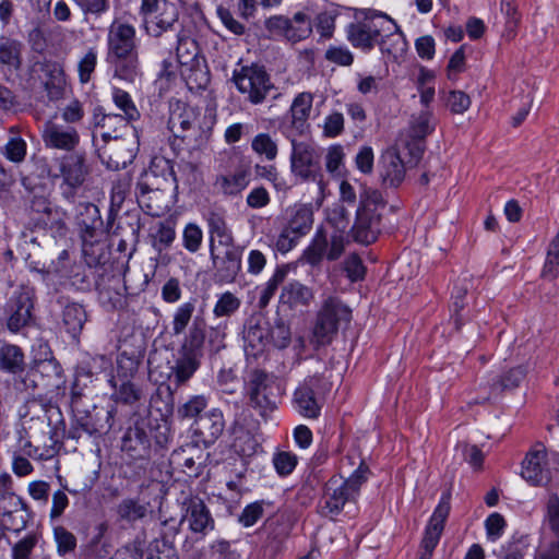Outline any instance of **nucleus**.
<instances>
[{"label":"nucleus","instance_id":"f257e3e1","mask_svg":"<svg viewBox=\"0 0 559 559\" xmlns=\"http://www.w3.org/2000/svg\"><path fill=\"white\" fill-rule=\"evenodd\" d=\"M170 441L166 420L153 418L151 413L133 414L121 438V451L131 460L148 462Z\"/></svg>","mask_w":559,"mask_h":559},{"label":"nucleus","instance_id":"f03ea898","mask_svg":"<svg viewBox=\"0 0 559 559\" xmlns=\"http://www.w3.org/2000/svg\"><path fill=\"white\" fill-rule=\"evenodd\" d=\"M105 62L114 79L134 84L142 78L136 31L132 24L115 20L109 25Z\"/></svg>","mask_w":559,"mask_h":559},{"label":"nucleus","instance_id":"7ed1b4c3","mask_svg":"<svg viewBox=\"0 0 559 559\" xmlns=\"http://www.w3.org/2000/svg\"><path fill=\"white\" fill-rule=\"evenodd\" d=\"M347 37L350 44L364 51H370L377 45L382 53H394L388 47L389 40L402 43V34L396 32V24L384 13L369 11L361 21L349 24Z\"/></svg>","mask_w":559,"mask_h":559},{"label":"nucleus","instance_id":"20e7f679","mask_svg":"<svg viewBox=\"0 0 559 559\" xmlns=\"http://www.w3.org/2000/svg\"><path fill=\"white\" fill-rule=\"evenodd\" d=\"M205 341V322L195 318L178 350V358L170 367L168 380L175 389L186 384L201 365Z\"/></svg>","mask_w":559,"mask_h":559},{"label":"nucleus","instance_id":"39448f33","mask_svg":"<svg viewBox=\"0 0 559 559\" xmlns=\"http://www.w3.org/2000/svg\"><path fill=\"white\" fill-rule=\"evenodd\" d=\"M385 205L381 192L376 189L365 188L359 197V207L352 227L355 241L370 245L378 239L380 234L381 213Z\"/></svg>","mask_w":559,"mask_h":559},{"label":"nucleus","instance_id":"423d86ee","mask_svg":"<svg viewBox=\"0 0 559 559\" xmlns=\"http://www.w3.org/2000/svg\"><path fill=\"white\" fill-rule=\"evenodd\" d=\"M233 82L253 105L262 104L272 92H277L265 68L258 63L242 66L239 70H235Z\"/></svg>","mask_w":559,"mask_h":559},{"label":"nucleus","instance_id":"0eeeda50","mask_svg":"<svg viewBox=\"0 0 559 559\" xmlns=\"http://www.w3.org/2000/svg\"><path fill=\"white\" fill-rule=\"evenodd\" d=\"M35 289L28 285H21L8 299L3 307V320L7 329L17 333L29 325L33 319Z\"/></svg>","mask_w":559,"mask_h":559},{"label":"nucleus","instance_id":"6e6552de","mask_svg":"<svg viewBox=\"0 0 559 559\" xmlns=\"http://www.w3.org/2000/svg\"><path fill=\"white\" fill-rule=\"evenodd\" d=\"M350 320V310L336 297H329L318 312L313 336L318 345L329 344L342 321Z\"/></svg>","mask_w":559,"mask_h":559},{"label":"nucleus","instance_id":"1a4fd4ad","mask_svg":"<svg viewBox=\"0 0 559 559\" xmlns=\"http://www.w3.org/2000/svg\"><path fill=\"white\" fill-rule=\"evenodd\" d=\"M275 380L273 374L258 368L250 370L246 380L249 404L263 417L276 408L273 394Z\"/></svg>","mask_w":559,"mask_h":559},{"label":"nucleus","instance_id":"9d476101","mask_svg":"<svg viewBox=\"0 0 559 559\" xmlns=\"http://www.w3.org/2000/svg\"><path fill=\"white\" fill-rule=\"evenodd\" d=\"M140 13L150 24L147 29L155 37L173 29L179 17L177 5L169 0H142Z\"/></svg>","mask_w":559,"mask_h":559},{"label":"nucleus","instance_id":"9b49d317","mask_svg":"<svg viewBox=\"0 0 559 559\" xmlns=\"http://www.w3.org/2000/svg\"><path fill=\"white\" fill-rule=\"evenodd\" d=\"M264 25L271 37H284L292 43L301 41L312 33L310 19L302 12L295 13L293 19L283 15L271 16Z\"/></svg>","mask_w":559,"mask_h":559},{"label":"nucleus","instance_id":"f8f14e48","mask_svg":"<svg viewBox=\"0 0 559 559\" xmlns=\"http://www.w3.org/2000/svg\"><path fill=\"white\" fill-rule=\"evenodd\" d=\"M290 170L304 181L321 182L320 154L311 144L293 140Z\"/></svg>","mask_w":559,"mask_h":559},{"label":"nucleus","instance_id":"ddd939ff","mask_svg":"<svg viewBox=\"0 0 559 559\" xmlns=\"http://www.w3.org/2000/svg\"><path fill=\"white\" fill-rule=\"evenodd\" d=\"M270 328L267 321L261 314L251 316L243 330L245 353L248 358L261 357L269 345Z\"/></svg>","mask_w":559,"mask_h":559},{"label":"nucleus","instance_id":"4468645a","mask_svg":"<svg viewBox=\"0 0 559 559\" xmlns=\"http://www.w3.org/2000/svg\"><path fill=\"white\" fill-rule=\"evenodd\" d=\"M450 513V502L448 498H442L437 506L430 521L426 527L424 538L421 540V551L419 559H430L433 549L438 545L444 528V523Z\"/></svg>","mask_w":559,"mask_h":559},{"label":"nucleus","instance_id":"2eb2a0df","mask_svg":"<svg viewBox=\"0 0 559 559\" xmlns=\"http://www.w3.org/2000/svg\"><path fill=\"white\" fill-rule=\"evenodd\" d=\"M406 167H408L407 164L395 147L383 151L378 163L382 185L391 188L399 187L405 178Z\"/></svg>","mask_w":559,"mask_h":559},{"label":"nucleus","instance_id":"dca6fc26","mask_svg":"<svg viewBox=\"0 0 559 559\" xmlns=\"http://www.w3.org/2000/svg\"><path fill=\"white\" fill-rule=\"evenodd\" d=\"M318 382L317 377H311L294 392L293 404L295 409L308 419H317L321 414L322 403L316 394Z\"/></svg>","mask_w":559,"mask_h":559},{"label":"nucleus","instance_id":"f3484780","mask_svg":"<svg viewBox=\"0 0 559 559\" xmlns=\"http://www.w3.org/2000/svg\"><path fill=\"white\" fill-rule=\"evenodd\" d=\"M43 141L46 147L70 152L79 145L80 135L73 127L48 121L44 127Z\"/></svg>","mask_w":559,"mask_h":559},{"label":"nucleus","instance_id":"a211bd4d","mask_svg":"<svg viewBox=\"0 0 559 559\" xmlns=\"http://www.w3.org/2000/svg\"><path fill=\"white\" fill-rule=\"evenodd\" d=\"M210 253L215 269V278L221 283H233L241 270V251L238 248H230L219 258L214 253L212 240Z\"/></svg>","mask_w":559,"mask_h":559},{"label":"nucleus","instance_id":"6ab92c4d","mask_svg":"<svg viewBox=\"0 0 559 559\" xmlns=\"http://www.w3.org/2000/svg\"><path fill=\"white\" fill-rule=\"evenodd\" d=\"M185 504L187 509L183 519H187L189 528L193 533L205 535L207 532L214 530L215 521L201 498L192 497L188 499Z\"/></svg>","mask_w":559,"mask_h":559},{"label":"nucleus","instance_id":"aec40b11","mask_svg":"<svg viewBox=\"0 0 559 559\" xmlns=\"http://www.w3.org/2000/svg\"><path fill=\"white\" fill-rule=\"evenodd\" d=\"M195 122H198L197 108L179 100L170 104L168 129L176 138L186 140L188 136L187 130Z\"/></svg>","mask_w":559,"mask_h":559},{"label":"nucleus","instance_id":"412c9836","mask_svg":"<svg viewBox=\"0 0 559 559\" xmlns=\"http://www.w3.org/2000/svg\"><path fill=\"white\" fill-rule=\"evenodd\" d=\"M173 181H175L173 167L165 162V167L160 173H158V165H153L144 171L136 183V189L166 194L170 190Z\"/></svg>","mask_w":559,"mask_h":559},{"label":"nucleus","instance_id":"4be33fe9","mask_svg":"<svg viewBox=\"0 0 559 559\" xmlns=\"http://www.w3.org/2000/svg\"><path fill=\"white\" fill-rule=\"evenodd\" d=\"M170 464L190 477H198L203 466L201 451L195 444H187L173 451Z\"/></svg>","mask_w":559,"mask_h":559},{"label":"nucleus","instance_id":"5701e85b","mask_svg":"<svg viewBox=\"0 0 559 559\" xmlns=\"http://www.w3.org/2000/svg\"><path fill=\"white\" fill-rule=\"evenodd\" d=\"M75 222L81 238L97 237L103 226L98 207L91 202H81L75 209Z\"/></svg>","mask_w":559,"mask_h":559},{"label":"nucleus","instance_id":"b1692460","mask_svg":"<svg viewBox=\"0 0 559 559\" xmlns=\"http://www.w3.org/2000/svg\"><path fill=\"white\" fill-rule=\"evenodd\" d=\"M81 394L72 392L71 406L74 413L76 426L72 427L69 435L72 438H80L79 430L86 432L90 436L100 433L104 426L99 424L98 413L92 414L80 409Z\"/></svg>","mask_w":559,"mask_h":559},{"label":"nucleus","instance_id":"393cba45","mask_svg":"<svg viewBox=\"0 0 559 559\" xmlns=\"http://www.w3.org/2000/svg\"><path fill=\"white\" fill-rule=\"evenodd\" d=\"M224 428L225 420L223 413L218 409H212L195 419L194 432L204 443L212 444L223 433Z\"/></svg>","mask_w":559,"mask_h":559},{"label":"nucleus","instance_id":"a878e982","mask_svg":"<svg viewBox=\"0 0 559 559\" xmlns=\"http://www.w3.org/2000/svg\"><path fill=\"white\" fill-rule=\"evenodd\" d=\"M546 452L544 449L531 451L524 462L522 476L534 486H539L548 481V471L545 469Z\"/></svg>","mask_w":559,"mask_h":559},{"label":"nucleus","instance_id":"bb28decb","mask_svg":"<svg viewBox=\"0 0 559 559\" xmlns=\"http://www.w3.org/2000/svg\"><path fill=\"white\" fill-rule=\"evenodd\" d=\"M314 298L313 290L298 281L283 286L280 302L289 309L308 307Z\"/></svg>","mask_w":559,"mask_h":559},{"label":"nucleus","instance_id":"cd10ccee","mask_svg":"<svg viewBox=\"0 0 559 559\" xmlns=\"http://www.w3.org/2000/svg\"><path fill=\"white\" fill-rule=\"evenodd\" d=\"M40 70L46 76L45 88L50 100L62 98L66 90V75L62 67L56 61H44Z\"/></svg>","mask_w":559,"mask_h":559},{"label":"nucleus","instance_id":"c85d7f7f","mask_svg":"<svg viewBox=\"0 0 559 559\" xmlns=\"http://www.w3.org/2000/svg\"><path fill=\"white\" fill-rule=\"evenodd\" d=\"M59 171L64 182L83 185L88 173L84 156L81 154H69L59 160Z\"/></svg>","mask_w":559,"mask_h":559},{"label":"nucleus","instance_id":"c756f323","mask_svg":"<svg viewBox=\"0 0 559 559\" xmlns=\"http://www.w3.org/2000/svg\"><path fill=\"white\" fill-rule=\"evenodd\" d=\"M248 176V168L239 166L233 174H222L216 176L214 187L225 195H236L247 187Z\"/></svg>","mask_w":559,"mask_h":559},{"label":"nucleus","instance_id":"7c9ffc66","mask_svg":"<svg viewBox=\"0 0 559 559\" xmlns=\"http://www.w3.org/2000/svg\"><path fill=\"white\" fill-rule=\"evenodd\" d=\"M353 500L348 492L340 485L336 479H330L325 486L324 504L321 507V514H338L347 501Z\"/></svg>","mask_w":559,"mask_h":559},{"label":"nucleus","instance_id":"2f4dec72","mask_svg":"<svg viewBox=\"0 0 559 559\" xmlns=\"http://www.w3.org/2000/svg\"><path fill=\"white\" fill-rule=\"evenodd\" d=\"M527 368L525 366H516L502 372L496 377L489 384L490 394L498 396L503 392L513 391L520 386L522 381L525 379Z\"/></svg>","mask_w":559,"mask_h":559},{"label":"nucleus","instance_id":"473e14b6","mask_svg":"<svg viewBox=\"0 0 559 559\" xmlns=\"http://www.w3.org/2000/svg\"><path fill=\"white\" fill-rule=\"evenodd\" d=\"M134 142L126 139L116 140L108 148V167L112 169L126 168L135 158Z\"/></svg>","mask_w":559,"mask_h":559},{"label":"nucleus","instance_id":"72a5a7b5","mask_svg":"<svg viewBox=\"0 0 559 559\" xmlns=\"http://www.w3.org/2000/svg\"><path fill=\"white\" fill-rule=\"evenodd\" d=\"M25 369L24 353L13 344L3 343L0 345V370L16 374Z\"/></svg>","mask_w":559,"mask_h":559},{"label":"nucleus","instance_id":"f704fd0d","mask_svg":"<svg viewBox=\"0 0 559 559\" xmlns=\"http://www.w3.org/2000/svg\"><path fill=\"white\" fill-rule=\"evenodd\" d=\"M123 123V118L120 115H109L102 112L100 108H96L93 115V123L96 130L99 129V136L105 143L109 141L116 142V140H120L121 138L118 135L117 130L115 129L111 133L109 129L116 123ZM94 142L97 140V131L93 132Z\"/></svg>","mask_w":559,"mask_h":559},{"label":"nucleus","instance_id":"c9c22d12","mask_svg":"<svg viewBox=\"0 0 559 559\" xmlns=\"http://www.w3.org/2000/svg\"><path fill=\"white\" fill-rule=\"evenodd\" d=\"M87 321V313L84 307L78 302L68 304L62 311V323L67 332L78 338Z\"/></svg>","mask_w":559,"mask_h":559},{"label":"nucleus","instance_id":"e433bc0d","mask_svg":"<svg viewBox=\"0 0 559 559\" xmlns=\"http://www.w3.org/2000/svg\"><path fill=\"white\" fill-rule=\"evenodd\" d=\"M312 224L313 213L311 207L308 205H298L293 210L285 228L297 237H302L309 233Z\"/></svg>","mask_w":559,"mask_h":559},{"label":"nucleus","instance_id":"4c0bfd02","mask_svg":"<svg viewBox=\"0 0 559 559\" xmlns=\"http://www.w3.org/2000/svg\"><path fill=\"white\" fill-rule=\"evenodd\" d=\"M96 238L97 237L82 238V252L90 267L104 265L109 258L106 246Z\"/></svg>","mask_w":559,"mask_h":559},{"label":"nucleus","instance_id":"58836bf2","mask_svg":"<svg viewBox=\"0 0 559 559\" xmlns=\"http://www.w3.org/2000/svg\"><path fill=\"white\" fill-rule=\"evenodd\" d=\"M136 200L142 210L151 216H159L167 207L166 194L136 189Z\"/></svg>","mask_w":559,"mask_h":559},{"label":"nucleus","instance_id":"ea45409f","mask_svg":"<svg viewBox=\"0 0 559 559\" xmlns=\"http://www.w3.org/2000/svg\"><path fill=\"white\" fill-rule=\"evenodd\" d=\"M148 503H142L138 499L126 498L117 506V515L119 520L128 523H134L147 515Z\"/></svg>","mask_w":559,"mask_h":559},{"label":"nucleus","instance_id":"a19ab883","mask_svg":"<svg viewBox=\"0 0 559 559\" xmlns=\"http://www.w3.org/2000/svg\"><path fill=\"white\" fill-rule=\"evenodd\" d=\"M181 521L174 519L165 520L160 523L159 536L155 538V548L157 551H174L175 542L180 532Z\"/></svg>","mask_w":559,"mask_h":559},{"label":"nucleus","instance_id":"79ce46f5","mask_svg":"<svg viewBox=\"0 0 559 559\" xmlns=\"http://www.w3.org/2000/svg\"><path fill=\"white\" fill-rule=\"evenodd\" d=\"M329 238L323 228H318L310 246L305 251V259L311 265L319 264L326 257Z\"/></svg>","mask_w":559,"mask_h":559},{"label":"nucleus","instance_id":"37998d69","mask_svg":"<svg viewBox=\"0 0 559 559\" xmlns=\"http://www.w3.org/2000/svg\"><path fill=\"white\" fill-rule=\"evenodd\" d=\"M435 130V119L430 111L424 110L417 116H413L409 124L411 139L423 140Z\"/></svg>","mask_w":559,"mask_h":559},{"label":"nucleus","instance_id":"c03bdc74","mask_svg":"<svg viewBox=\"0 0 559 559\" xmlns=\"http://www.w3.org/2000/svg\"><path fill=\"white\" fill-rule=\"evenodd\" d=\"M116 389L117 400L123 404L132 405L141 400L142 390L132 380H111Z\"/></svg>","mask_w":559,"mask_h":559},{"label":"nucleus","instance_id":"a18cd8bd","mask_svg":"<svg viewBox=\"0 0 559 559\" xmlns=\"http://www.w3.org/2000/svg\"><path fill=\"white\" fill-rule=\"evenodd\" d=\"M287 275L286 266H278L272 277L266 282L265 286L260 292L258 306L260 309L265 308L270 300L273 298L278 286L284 283Z\"/></svg>","mask_w":559,"mask_h":559},{"label":"nucleus","instance_id":"49530a36","mask_svg":"<svg viewBox=\"0 0 559 559\" xmlns=\"http://www.w3.org/2000/svg\"><path fill=\"white\" fill-rule=\"evenodd\" d=\"M214 126V116L212 115H201L198 110V122L192 123L189 130H187V139L189 141H193L195 143H201L206 140L210 135V132Z\"/></svg>","mask_w":559,"mask_h":559},{"label":"nucleus","instance_id":"de8ad7c7","mask_svg":"<svg viewBox=\"0 0 559 559\" xmlns=\"http://www.w3.org/2000/svg\"><path fill=\"white\" fill-rule=\"evenodd\" d=\"M267 538L266 547L274 552L278 551L289 535V527L286 523L271 521L266 524Z\"/></svg>","mask_w":559,"mask_h":559},{"label":"nucleus","instance_id":"09e8293b","mask_svg":"<svg viewBox=\"0 0 559 559\" xmlns=\"http://www.w3.org/2000/svg\"><path fill=\"white\" fill-rule=\"evenodd\" d=\"M0 509H3L2 523L3 527L8 531L20 532L26 526V519L24 512L27 510H22L21 507L10 508L7 504L0 506Z\"/></svg>","mask_w":559,"mask_h":559},{"label":"nucleus","instance_id":"8fccbe9b","mask_svg":"<svg viewBox=\"0 0 559 559\" xmlns=\"http://www.w3.org/2000/svg\"><path fill=\"white\" fill-rule=\"evenodd\" d=\"M240 299L230 292H225L218 296L214 306L213 313L216 318L231 317L240 308Z\"/></svg>","mask_w":559,"mask_h":559},{"label":"nucleus","instance_id":"3c124183","mask_svg":"<svg viewBox=\"0 0 559 559\" xmlns=\"http://www.w3.org/2000/svg\"><path fill=\"white\" fill-rule=\"evenodd\" d=\"M195 310V300H190L182 304L177 308L174 313L173 320V333L174 335H180L187 329L190 320L192 319Z\"/></svg>","mask_w":559,"mask_h":559},{"label":"nucleus","instance_id":"603ef678","mask_svg":"<svg viewBox=\"0 0 559 559\" xmlns=\"http://www.w3.org/2000/svg\"><path fill=\"white\" fill-rule=\"evenodd\" d=\"M369 468L365 462H360L357 469L345 481L340 483L348 496L354 500L359 493L361 485L368 478Z\"/></svg>","mask_w":559,"mask_h":559},{"label":"nucleus","instance_id":"864d4df0","mask_svg":"<svg viewBox=\"0 0 559 559\" xmlns=\"http://www.w3.org/2000/svg\"><path fill=\"white\" fill-rule=\"evenodd\" d=\"M207 224L211 235L219 238V243L229 246L233 242V236L229 231L225 218L215 212H211L207 217Z\"/></svg>","mask_w":559,"mask_h":559},{"label":"nucleus","instance_id":"5fc2aeb1","mask_svg":"<svg viewBox=\"0 0 559 559\" xmlns=\"http://www.w3.org/2000/svg\"><path fill=\"white\" fill-rule=\"evenodd\" d=\"M7 504L10 508L21 507L25 509V502L17 497L12 489V478L8 474L0 475V506Z\"/></svg>","mask_w":559,"mask_h":559},{"label":"nucleus","instance_id":"6e6d98bb","mask_svg":"<svg viewBox=\"0 0 559 559\" xmlns=\"http://www.w3.org/2000/svg\"><path fill=\"white\" fill-rule=\"evenodd\" d=\"M252 150L264 155L267 160H274L277 156V144L267 133H259L251 142Z\"/></svg>","mask_w":559,"mask_h":559},{"label":"nucleus","instance_id":"4d7b16f0","mask_svg":"<svg viewBox=\"0 0 559 559\" xmlns=\"http://www.w3.org/2000/svg\"><path fill=\"white\" fill-rule=\"evenodd\" d=\"M112 99L116 106L123 111L128 121H135L140 118V112L128 92L115 88Z\"/></svg>","mask_w":559,"mask_h":559},{"label":"nucleus","instance_id":"13d9d810","mask_svg":"<svg viewBox=\"0 0 559 559\" xmlns=\"http://www.w3.org/2000/svg\"><path fill=\"white\" fill-rule=\"evenodd\" d=\"M559 274V230L549 245L546 262L543 269V276L554 280Z\"/></svg>","mask_w":559,"mask_h":559},{"label":"nucleus","instance_id":"bf43d9fd","mask_svg":"<svg viewBox=\"0 0 559 559\" xmlns=\"http://www.w3.org/2000/svg\"><path fill=\"white\" fill-rule=\"evenodd\" d=\"M140 361L136 357L121 353L117 359V374L112 380H132L139 370Z\"/></svg>","mask_w":559,"mask_h":559},{"label":"nucleus","instance_id":"052dcab7","mask_svg":"<svg viewBox=\"0 0 559 559\" xmlns=\"http://www.w3.org/2000/svg\"><path fill=\"white\" fill-rule=\"evenodd\" d=\"M0 63L19 69L21 66V45L15 40H5L0 45Z\"/></svg>","mask_w":559,"mask_h":559},{"label":"nucleus","instance_id":"680f3d73","mask_svg":"<svg viewBox=\"0 0 559 559\" xmlns=\"http://www.w3.org/2000/svg\"><path fill=\"white\" fill-rule=\"evenodd\" d=\"M312 95L310 93H300L293 102L290 111L294 123L304 122L312 107Z\"/></svg>","mask_w":559,"mask_h":559},{"label":"nucleus","instance_id":"e2e57ef3","mask_svg":"<svg viewBox=\"0 0 559 559\" xmlns=\"http://www.w3.org/2000/svg\"><path fill=\"white\" fill-rule=\"evenodd\" d=\"M203 241V231L194 223L186 225L182 231V245L190 252L195 253L201 248Z\"/></svg>","mask_w":559,"mask_h":559},{"label":"nucleus","instance_id":"0e129e2a","mask_svg":"<svg viewBox=\"0 0 559 559\" xmlns=\"http://www.w3.org/2000/svg\"><path fill=\"white\" fill-rule=\"evenodd\" d=\"M501 11L506 15V27L509 37H514L521 15L514 0H501Z\"/></svg>","mask_w":559,"mask_h":559},{"label":"nucleus","instance_id":"69168bd1","mask_svg":"<svg viewBox=\"0 0 559 559\" xmlns=\"http://www.w3.org/2000/svg\"><path fill=\"white\" fill-rule=\"evenodd\" d=\"M207 406V400L203 395L192 396L188 402L178 408L180 418H199L201 412Z\"/></svg>","mask_w":559,"mask_h":559},{"label":"nucleus","instance_id":"338daca9","mask_svg":"<svg viewBox=\"0 0 559 559\" xmlns=\"http://www.w3.org/2000/svg\"><path fill=\"white\" fill-rule=\"evenodd\" d=\"M97 64V52L94 48H90L81 58L78 64L79 79L81 83H87Z\"/></svg>","mask_w":559,"mask_h":559},{"label":"nucleus","instance_id":"774afa93","mask_svg":"<svg viewBox=\"0 0 559 559\" xmlns=\"http://www.w3.org/2000/svg\"><path fill=\"white\" fill-rule=\"evenodd\" d=\"M53 533L59 555H66L75 549L76 538L71 532L66 530L63 526H57L55 527Z\"/></svg>","mask_w":559,"mask_h":559}]
</instances>
